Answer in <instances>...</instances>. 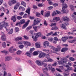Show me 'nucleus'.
<instances>
[{"label": "nucleus", "mask_w": 76, "mask_h": 76, "mask_svg": "<svg viewBox=\"0 0 76 76\" xmlns=\"http://www.w3.org/2000/svg\"><path fill=\"white\" fill-rule=\"evenodd\" d=\"M66 38L65 37H63L62 39V41L64 42H66Z\"/></svg>", "instance_id": "obj_39"}, {"label": "nucleus", "mask_w": 76, "mask_h": 76, "mask_svg": "<svg viewBox=\"0 0 76 76\" xmlns=\"http://www.w3.org/2000/svg\"><path fill=\"white\" fill-rule=\"evenodd\" d=\"M33 28L34 29V30L35 31L37 32V31H38V29H37V26H33Z\"/></svg>", "instance_id": "obj_27"}, {"label": "nucleus", "mask_w": 76, "mask_h": 76, "mask_svg": "<svg viewBox=\"0 0 76 76\" xmlns=\"http://www.w3.org/2000/svg\"><path fill=\"white\" fill-rule=\"evenodd\" d=\"M9 50L10 53H14L15 51H16V49L15 48H14L13 46H12L9 48Z\"/></svg>", "instance_id": "obj_7"}, {"label": "nucleus", "mask_w": 76, "mask_h": 76, "mask_svg": "<svg viewBox=\"0 0 76 76\" xmlns=\"http://www.w3.org/2000/svg\"><path fill=\"white\" fill-rule=\"evenodd\" d=\"M26 55L27 56L29 57H31V54H30L29 52H26Z\"/></svg>", "instance_id": "obj_33"}, {"label": "nucleus", "mask_w": 76, "mask_h": 76, "mask_svg": "<svg viewBox=\"0 0 76 76\" xmlns=\"http://www.w3.org/2000/svg\"><path fill=\"white\" fill-rule=\"evenodd\" d=\"M47 1H48V3L49 4H53V2L52 1H51V0H47Z\"/></svg>", "instance_id": "obj_45"}, {"label": "nucleus", "mask_w": 76, "mask_h": 76, "mask_svg": "<svg viewBox=\"0 0 76 76\" xmlns=\"http://www.w3.org/2000/svg\"><path fill=\"white\" fill-rule=\"evenodd\" d=\"M12 1H10L8 2V4H9V5L10 6H12Z\"/></svg>", "instance_id": "obj_61"}, {"label": "nucleus", "mask_w": 76, "mask_h": 76, "mask_svg": "<svg viewBox=\"0 0 76 76\" xmlns=\"http://www.w3.org/2000/svg\"><path fill=\"white\" fill-rule=\"evenodd\" d=\"M13 33V29L12 28L8 33V34H12Z\"/></svg>", "instance_id": "obj_38"}, {"label": "nucleus", "mask_w": 76, "mask_h": 76, "mask_svg": "<svg viewBox=\"0 0 76 76\" xmlns=\"http://www.w3.org/2000/svg\"><path fill=\"white\" fill-rule=\"evenodd\" d=\"M56 70L59 72H62V71H61V69L59 68H56Z\"/></svg>", "instance_id": "obj_56"}, {"label": "nucleus", "mask_w": 76, "mask_h": 76, "mask_svg": "<svg viewBox=\"0 0 76 76\" xmlns=\"http://www.w3.org/2000/svg\"><path fill=\"white\" fill-rule=\"evenodd\" d=\"M45 56V53L43 52H42L39 54V58H42V57H44Z\"/></svg>", "instance_id": "obj_12"}, {"label": "nucleus", "mask_w": 76, "mask_h": 76, "mask_svg": "<svg viewBox=\"0 0 76 76\" xmlns=\"http://www.w3.org/2000/svg\"><path fill=\"white\" fill-rule=\"evenodd\" d=\"M40 19L37 18L34 20V22L33 24L34 25H38V23H40Z\"/></svg>", "instance_id": "obj_4"}, {"label": "nucleus", "mask_w": 76, "mask_h": 76, "mask_svg": "<svg viewBox=\"0 0 76 76\" xmlns=\"http://www.w3.org/2000/svg\"><path fill=\"white\" fill-rule=\"evenodd\" d=\"M50 13L47 12L45 14V17H48V16H50Z\"/></svg>", "instance_id": "obj_41"}, {"label": "nucleus", "mask_w": 76, "mask_h": 76, "mask_svg": "<svg viewBox=\"0 0 76 76\" xmlns=\"http://www.w3.org/2000/svg\"><path fill=\"white\" fill-rule=\"evenodd\" d=\"M45 57L46 58H47V59H49L50 58V55L48 54H46V55L45 54Z\"/></svg>", "instance_id": "obj_34"}, {"label": "nucleus", "mask_w": 76, "mask_h": 76, "mask_svg": "<svg viewBox=\"0 0 76 76\" xmlns=\"http://www.w3.org/2000/svg\"><path fill=\"white\" fill-rule=\"evenodd\" d=\"M1 38L2 41H6V36L4 35H2Z\"/></svg>", "instance_id": "obj_18"}, {"label": "nucleus", "mask_w": 76, "mask_h": 76, "mask_svg": "<svg viewBox=\"0 0 76 76\" xmlns=\"http://www.w3.org/2000/svg\"><path fill=\"white\" fill-rule=\"evenodd\" d=\"M20 30L19 28L18 27H15V31L16 32H18Z\"/></svg>", "instance_id": "obj_30"}, {"label": "nucleus", "mask_w": 76, "mask_h": 76, "mask_svg": "<svg viewBox=\"0 0 76 76\" xmlns=\"http://www.w3.org/2000/svg\"><path fill=\"white\" fill-rule=\"evenodd\" d=\"M18 47L20 49H22V48H23V47H24V45H19Z\"/></svg>", "instance_id": "obj_35"}, {"label": "nucleus", "mask_w": 76, "mask_h": 76, "mask_svg": "<svg viewBox=\"0 0 76 76\" xmlns=\"http://www.w3.org/2000/svg\"><path fill=\"white\" fill-rule=\"evenodd\" d=\"M69 59L71 61H74L75 59L74 58L72 57H71L69 58Z\"/></svg>", "instance_id": "obj_53"}, {"label": "nucleus", "mask_w": 76, "mask_h": 76, "mask_svg": "<svg viewBox=\"0 0 76 76\" xmlns=\"http://www.w3.org/2000/svg\"><path fill=\"white\" fill-rule=\"evenodd\" d=\"M35 35L36 36L34 38V36L32 37V38L34 39V41H36L37 40V39L38 38V37H41V35H42L41 34V32L37 33L35 34Z\"/></svg>", "instance_id": "obj_3"}, {"label": "nucleus", "mask_w": 76, "mask_h": 76, "mask_svg": "<svg viewBox=\"0 0 76 76\" xmlns=\"http://www.w3.org/2000/svg\"><path fill=\"white\" fill-rule=\"evenodd\" d=\"M62 20L64 21H66V22H69L70 20L69 18L67 16H64L62 17Z\"/></svg>", "instance_id": "obj_9"}, {"label": "nucleus", "mask_w": 76, "mask_h": 76, "mask_svg": "<svg viewBox=\"0 0 76 76\" xmlns=\"http://www.w3.org/2000/svg\"><path fill=\"white\" fill-rule=\"evenodd\" d=\"M10 60H12V57L10 56H6L5 58V60L6 61H8Z\"/></svg>", "instance_id": "obj_13"}, {"label": "nucleus", "mask_w": 76, "mask_h": 76, "mask_svg": "<svg viewBox=\"0 0 76 76\" xmlns=\"http://www.w3.org/2000/svg\"><path fill=\"white\" fill-rule=\"evenodd\" d=\"M23 37L25 39H29V37L26 35L24 36Z\"/></svg>", "instance_id": "obj_54"}, {"label": "nucleus", "mask_w": 76, "mask_h": 76, "mask_svg": "<svg viewBox=\"0 0 76 76\" xmlns=\"http://www.w3.org/2000/svg\"><path fill=\"white\" fill-rule=\"evenodd\" d=\"M11 2L12 4H15L17 2L16 1V0H12Z\"/></svg>", "instance_id": "obj_44"}, {"label": "nucleus", "mask_w": 76, "mask_h": 76, "mask_svg": "<svg viewBox=\"0 0 76 76\" xmlns=\"http://www.w3.org/2000/svg\"><path fill=\"white\" fill-rule=\"evenodd\" d=\"M47 52H46L47 54H50L51 53V51L49 50H47Z\"/></svg>", "instance_id": "obj_63"}, {"label": "nucleus", "mask_w": 76, "mask_h": 76, "mask_svg": "<svg viewBox=\"0 0 76 76\" xmlns=\"http://www.w3.org/2000/svg\"><path fill=\"white\" fill-rule=\"evenodd\" d=\"M35 63L38 66H42V64L41 61H39L38 60H36L35 61Z\"/></svg>", "instance_id": "obj_14"}, {"label": "nucleus", "mask_w": 76, "mask_h": 76, "mask_svg": "<svg viewBox=\"0 0 76 76\" xmlns=\"http://www.w3.org/2000/svg\"><path fill=\"white\" fill-rule=\"evenodd\" d=\"M33 9H38V7H37L36 5H33Z\"/></svg>", "instance_id": "obj_58"}, {"label": "nucleus", "mask_w": 76, "mask_h": 76, "mask_svg": "<svg viewBox=\"0 0 76 76\" xmlns=\"http://www.w3.org/2000/svg\"><path fill=\"white\" fill-rule=\"evenodd\" d=\"M22 18V17L20 16H18L17 17V19L18 20H20Z\"/></svg>", "instance_id": "obj_42"}, {"label": "nucleus", "mask_w": 76, "mask_h": 76, "mask_svg": "<svg viewBox=\"0 0 76 76\" xmlns=\"http://www.w3.org/2000/svg\"><path fill=\"white\" fill-rule=\"evenodd\" d=\"M43 45L44 48H47L48 46L49 45V42L47 41H46L44 42Z\"/></svg>", "instance_id": "obj_10"}, {"label": "nucleus", "mask_w": 76, "mask_h": 76, "mask_svg": "<svg viewBox=\"0 0 76 76\" xmlns=\"http://www.w3.org/2000/svg\"><path fill=\"white\" fill-rule=\"evenodd\" d=\"M56 15V12H53L52 14V16H55V15Z\"/></svg>", "instance_id": "obj_59"}, {"label": "nucleus", "mask_w": 76, "mask_h": 76, "mask_svg": "<svg viewBox=\"0 0 76 76\" xmlns=\"http://www.w3.org/2000/svg\"><path fill=\"white\" fill-rule=\"evenodd\" d=\"M20 9H21L22 10H23V11H25V8L20 6L19 7V10H20Z\"/></svg>", "instance_id": "obj_32"}, {"label": "nucleus", "mask_w": 76, "mask_h": 76, "mask_svg": "<svg viewBox=\"0 0 76 76\" xmlns=\"http://www.w3.org/2000/svg\"><path fill=\"white\" fill-rule=\"evenodd\" d=\"M11 19L13 21V22L15 23L16 21V18L15 17V16L14 15L12 16V17Z\"/></svg>", "instance_id": "obj_20"}, {"label": "nucleus", "mask_w": 76, "mask_h": 76, "mask_svg": "<svg viewBox=\"0 0 76 76\" xmlns=\"http://www.w3.org/2000/svg\"><path fill=\"white\" fill-rule=\"evenodd\" d=\"M31 28H32V26H30L26 28V29L27 30H28V29H31Z\"/></svg>", "instance_id": "obj_60"}, {"label": "nucleus", "mask_w": 76, "mask_h": 76, "mask_svg": "<svg viewBox=\"0 0 76 76\" xmlns=\"http://www.w3.org/2000/svg\"><path fill=\"white\" fill-rule=\"evenodd\" d=\"M53 8V7L52 6H50L48 7V9L49 10H51V9H52Z\"/></svg>", "instance_id": "obj_52"}, {"label": "nucleus", "mask_w": 76, "mask_h": 76, "mask_svg": "<svg viewBox=\"0 0 76 76\" xmlns=\"http://www.w3.org/2000/svg\"><path fill=\"white\" fill-rule=\"evenodd\" d=\"M34 50L35 48H31L30 49V53H32V51H33Z\"/></svg>", "instance_id": "obj_50"}, {"label": "nucleus", "mask_w": 76, "mask_h": 76, "mask_svg": "<svg viewBox=\"0 0 76 76\" xmlns=\"http://www.w3.org/2000/svg\"><path fill=\"white\" fill-rule=\"evenodd\" d=\"M7 26H8V23H7L4 21L1 22V25H0V30H2V29H3V27L5 26V28L6 29V31L7 32H9V31H10V30L6 28V27Z\"/></svg>", "instance_id": "obj_1"}, {"label": "nucleus", "mask_w": 76, "mask_h": 76, "mask_svg": "<svg viewBox=\"0 0 76 76\" xmlns=\"http://www.w3.org/2000/svg\"><path fill=\"white\" fill-rule=\"evenodd\" d=\"M69 55H68L66 56L65 58H63L60 61L58 62L59 64H62L63 66H65L66 61H67V58L69 57Z\"/></svg>", "instance_id": "obj_2"}, {"label": "nucleus", "mask_w": 76, "mask_h": 76, "mask_svg": "<svg viewBox=\"0 0 76 76\" xmlns=\"http://www.w3.org/2000/svg\"><path fill=\"white\" fill-rule=\"evenodd\" d=\"M22 53V51L18 50L16 52L17 53V55H20V54H21Z\"/></svg>", "instance_id": "obj_31"}, {"label": "nucleus", "mask_w": 76, "mask_h": 76, "mask_svg": "<svg viewBox=\"0 0 76 76\" xmlns=\"http://www.w3.org/2000/svg\"><path fill=\"white\" fill-rule=\"evenodd\" d=\"M31 11V8L28 7L27 10H26V12L28 14V15H30V12Z\"/></svg>", "instance_id": "obj_17"}, {"label": "nucleus", "mask_w": 76, "mask_h": 76, "mask_svg": "<svg viewBox=\"0 0 76 76\" xmlns=\"http://www.w3.org/2000/svg\"><path fill=\"white\" fill-rule=\"evenodd\" d=\"M24 12H21L19 13V15L20 16H23V15H24Z\"/></svg>", "instance_id": "obj_47"}, {"label": "nucleus", "mask_w": 76, "mask_h": 76, "mask_svg": "<svg viewBox=\"0 0 76 76\" xmlns=\"http://www.w3.org/2000/svg\"><path fill=\"white\" fill-rule=\"evenodd\" d=\"M20 23L21 24V25H22V24H23V23H25V20L24 19H22L20 20Z\"/></svg>", "instance_id": "obj_28"}, {"label": "nucleus", "mask_w": 76, "mask_h": 76, "mask_svg": "<svg viewBox=\"0 0 76 76\" xmlns=\"http://www.w3.org/2000/svg\"><path fill=\"white\" fill-rule=\"evenodd\" d=\"M1 66H0V67H1L3 70H6V66L5 65V64L4 62H2L1 63V64H0Z\"/></svg>", "instance_id": "obj_8"}, {"label": "nucleus", "mask_w": 76, "mask_h": 76, "mask_svg": "<svg viewBox=\"0 0 76 76\" xmlns=\"http://www.w3.org/2000/svg\"><path fill=\"white\" fill-rule=\"evenodd\" d=\"M21 4L23 6L25 7H26V3L23 1H22L21 2Z\"/></svg>", "instance_id": "obj_29"}, {"label": "nucleus", "mask_w": 76, "mask_h": 76, "mask_svg": "<svg viewBox=\"0 0 76 76\" xmlns=\"http://www.w3.org/2000/svg\"><path fill=\"white\" fill-rule=\"evenodd\" d=\"M57 24L56 23H52L50 24V26L52 27L53 26H56Z\"/></svg>", "instance_id": "obj_36"}, {"label": "nucleus", "mask_w": 76, "mask_h": 76, "mask_svg": "<svg viewBox=\"0 0 76 76\" xmlns=\"http://www.w3.org/2000/svg\"><path fill=\"white\" fill-rule=\"evenodd\" d=\"M1 53H5V54H8L9 52L8 51H6V50H4L1 51Z\"/></svg>", "instance_id": "obj_43"}, {"label": "nucleus", "mask_w": 76, "mask_h": 76, "mask_svg": "<svg viewBox=\"0 0 76 76\" xmlns=\"http://www.w3.org/2000/svg\"><path fill=\"white\" fill-rule=\"evenodd\" d=\"M41 44L39 42H37L35 43L36 47L38 48H40V45Z\"/></svg>", "instance_id": "obj_16"}, {"label": "nucleus", "mask_w": 76, "mask_h": 76, "mask_svg": "<svg viewBox=\"0 0 76 76\" xmlns=\"http://www.w3.org/2000/svg\"><path fill=\"white\" fill-rule=\"evenodd\" d=\"M38 54V53L37 51H34L33 52V55L34 56H37Z\"/></svg>", "instance_id": "obj_40"}, {"label": "nucleus", "mask_w": 76, "mask_h": 76, "mask_svg": "<svg viewBox=\"0 0 76 76\" xmlns=\"http://www.w3.org/2000/svg\"><path fill=\"white\" fill-rule=\"evenodd\" d=\"M19 6H20V3L19 2L17 3L14 6V10H17V9H18L19 7Z\"/></svg>", "instance_id": "obj_11"}, {"label": "nucleus", "mask_w": 76, "mask_h": 76, "mask_svg": "<svg viewBox=\"0 0 76 76\" xmlns=\"http://www.w3.org/2000/svg\"><path fill=\"white\" fill-rule=\"evenodd\" d=\"M28 17L30 19H35V17H31L29 15H28Z\"/></svg>", "instance_id": "obj_48"}, {"label": "nucleus", "mask_w": 76, "mask_h": 76, "mask_svg": "<svg viewBox=\"0 0 76 76\" xmlns=\"http://www.w3.org/2000/svg\"><path fill=\"white\" fill-rule=\"evenodd\" d=\"M43 73H45L46 72H48V69L47 67H46L45 68H44L43 69Z\"/></svg>", "instance_id": "obj_24"}, {"label": "nucleus", "mask_w": 76, "mask_h": 76, "mask_svg": "<svg viewBox=\"0 0 76 76\" xmlns=\"http://www.w3.org/2000/svg\"><path fill=\"white\" fill-rule=\"evenodd\" d=\"M55 19L56 20V22L60 20V18H59V17H55Z\"/></svg>", "instance_id": "obj_55"}, {"label": "nucleus", "mask_w": 76, "mask_h": 76, "mask_svg": "<svg viewBox=\"0 0 76 76\" xmlns=\"http://www.w3.org/2000/svg\"><path fill=\"white\" fill-rule=\"evenodd\" d=\"M64 6L62 8V10L61 11L63 13H66V10L64 9H66L67 7V4H63Z\"/></svg>", "instance_id": "obj_5"}, {"label": "nucleus", "mask_w": 76, "mask_h": 76, "mask_svg": "<svg viewBox=\"0 0 76 76\" xmlns=\"http://www.w3.org/2000/svg\"><path fill=\"white\" fill-rule=\"evenodd\" d=\"M41 15V14L37 13H36V16H37V17H39V16Z\"/></svg>", "instance_id": "obj_57"}, {"label": "nucleus", "mask_w": 76, "mask_h": 76, "mask_svg": "<svg viewBox=\"0 0 76 76\" xmlns=\"http://www.w3.org/2000/svg\"><path fill=\"white\" fill-rule=\"evenodd\" d=\"M53 33V32L51 31L50 33L47 34H46V36H50V35H52V34Z\"/></svg>", "instance_id": "obj_46"}, {"label": "nucleus", "mask_w": 76, "mask_h": 76, "mask_svg": "<svg viewBox=\"0 0 76 76\" xmlns=\"http://www.w3.org/2000/svg\"><path fill=\"white\" fill-rule=\"evenodd\" d=\"M58 29V27L56 26H53L51 28V30H54L56 31Z\"/></svg>", "instance_id": "obj_25"}, {"label": "nucleus", "mask_w": 76, "mask_h": 76, "mask_svg": "<svg viewBox=\"0 0 76 76\" xmlns=\"http://www.w3.org/2000/svg\"><path fill=\"white\" fill-rule=\"evenodd\" d=\"M51 64H48V67L49 68V69H50V67H51Z\"/></svg>", "instance_id": "obj_64"}, {"label": "nucleus", "mask_w": 76, "mask_h": 76, "mask_svg": "<svg viewBox=\"0 0 76 76\" xmlns=\"http://www.w3.org/2000/svg\"><path fill=\"white\" fill-rule=\"evenodd\" d=\"M22 39V37H18L15 39V41H21Z\"/></svg>", "instance_id": "obj_22"}, {"label": "nucleus", "mask_w": 76, "mask_h": 76, "mask_svg": "<svg viewBox=\"0 0 76 76\" xmlns=\"http://www.w3.org/2000/svg\"><path fill=\"white\" fill-rule=\"evenodd\" d=\"M50 69L51 70V71H52V72H54V71H55V70H56V69L52 68V67H51L50 68Z\"/></svg>", "instance_id": "obj_62"}, {"label": "nucleus", "mask_w": 76, "mask_h": 76, "mask_svg": "<svg viewBox=\"0 0 76 76\" xmlns=\"http://www.w3.org/2000/svg\"><path fill=\"white\" fill-rule=\"evenodd\" d=\"M44 24L45 26H47V25H48V24H47V21L45 20L44 22Z\"/></svg>", "instance_id": "obj_51"}, {"label": "nucleus", "mask_w": 76, "mask_h": 76, "mask_svg": "<svg viewBox=\"0 0 76 76\" xmlns=\"http://www.w3.org/2000/svg\"><path fill=\"white\" fill-rule=\"evenodd\" d=\"M23 43L24 44L26 48H27L28 46L31 45V43L29 42L24 41L23 42Z\"/></svg>", "instance_id": "obj_6"}, {"label": "nucleus", "mask_w": 76, "mask_h": 76, "mask_svg": "<svg viewBox=\"0 0 76 76\" xmlns=\"http://www.w3.org/2000/svg\"><path fill=\"white\" fill-rule=\"evenodd\" d=\"M30 22V20H28L23 25V27L25 28H26V27L28 26L29 23V22Z\"/></svg>", "instance_id": "obj_15"}, {"label": "nucleus", "mask_w": 76, "mask_h": 76, "mask_svg": "<svg viewBox=\"0 0 76 76\" xmlns=\"http://www.w3.org/2000/svg\"><path fill=\"white\" fill-rule=\"evenodd\" d=\"M68 48H63L61 50V52H65L68 50Z\"/></svg>", "instance_id": "obj_21"}, {"label": "nucleus", "mask_w": 76, "mask_h": 76, "mask_svg": "<svg viewBox=\"0 0 76 76\" xmlns=\"http://www.w3.org/2000/svg\"><path fill=\"white\" fill-rule=\"evenodd\" d=\"M72 19H73L75 22V23H76V17L74 15H72Z\"/></svg>", "instance_id": "obj_26"}, {"label": "nucleus", "mask_w": 76, "mask_h": 76, "mask_svg": "<svg viewBox=\"0 0 76 76\" xmlns=\"http://www.w3.org/2000/svg\"><path fill=\"white\" fill-rule=\"evenodd\" d=\"M61 50V47L60 45H58L56 48V51H60Z\"/></svg>", "instance_id": "obj_19"}, {"label": "nucleus", "mask_w": 76, "mask_h": 76, "mask_svg": "<svg viewBox=\"0 0 76 76\" xmlns=\"http://www.w3.org/2000/svg\"><path fill=\"white\" fill-rule=\"evenodd\" d=\"M2 46L4 48H5L6 47V42H4L2 44Z\"/></svg>", "instance_id": "obj_37"}, {"label": "nucleus", "mask_w": 76, "mask_h": 76, "mask_svg": "<svg viewBox=\"0 0 76 76\" xmlns=\"http://www.w3.org/2000/svg\"><path fill=\"white\" fill-rule=\"evenodd\" d=\"M61 28L62 29H66L67 28H66V26L65 25L63 24H61Z\"/></svg>", "instance_id": "obj_23"}, {"label": "nucleus", "mask_w": 76, "mask_h": 76, "mask_svg": "<svg viewBox=\"0 0 76 76\" xmlns=\"http://www.w3.org/2000/svg\"><path fill=\"white\" fill-rule=\"evenodd\" d=\"M75 42V39L72 40H70L69 41V43H73V42Z\"/></svg>", "instance_id": "obj_49"}]
</instances>
